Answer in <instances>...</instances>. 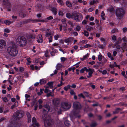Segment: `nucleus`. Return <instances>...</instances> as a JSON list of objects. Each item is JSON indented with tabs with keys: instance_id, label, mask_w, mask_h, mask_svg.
<instances>
[{
	"instance_id": "obj_1",
	"label": "nucleus",
	"mask_w": 127,
	"mask_h": 127,
	"mask_svg": "<svg viewBox=\"0 0 127 127\" xmlns=\"http://www.w3.org/2000/svg\"><path fill=\"white\" fill-rule=\"evenodd\" d=\"M22 112H15L14 113L12 119L13 122H11L7 127H20L18 122L20 118L23 117V113Z\"/></svg>"
},
{
	"instance_id": "obj_2",
	"label": "nucleus",
	"mask_w": 127,
	"mask_h": 127,
	"mask_svg": "<svg viewBox=\"0 0 127 127\" xmlns=\"http://www.w3.org/2000/svg\"><path fill=\"white\" fill-rule=\"evenodd\" d=\"M42 119L45 127H52L53 124V120L52 119L51 116L47 114L43 115Z\"/></svg>"
},
{
	"instance_id": "obj_3",
	"label": "nucleus",
	"mask_w": 127,
	"mask_h": 127,
	"mask_svg": "<svg viewBox=\"0 0 127 127\" xmlns=\"http://www.w3.org/2000/svg\"><path fill=\"white\" fill-rule=\"evenodd\" d=\"M7 50L9 54L12 57L16 56L18 53V50L15 44H13L8 47Z\"/></svg>"
},
{
	"instance_id": "obj_4",
	"label": "nucleus",
	"mask_w": 127,
	"mask_h": 127,
	"mask_svg": "<svg viewBox=\"0 0 127 127\" xmlns=\"http://www.w3.org/2000/svg\"><path fill=\"white\" fill-rule=\"evenodd\" d=\"M126 11L122 8H118L115 10V14L118 18L119 19H122L125 14Z\"/></svg>"
},
{
	"instance_id": "obj_5",
	"label": "nucleus",
	"mask_w": 127,
	"mask_h": 127,
	"mask_svg": "<svg viewBox=\"0 0 127 127\" xmlns=\"http://www.w3.org/2000/svg\"><path fill=\"white\" fill-rule=\"evenodd\" d=\"M16 42L20 46L23 47L26 44L27 40L24 37L19 36L17 39Z\"/></svg>"
},
{
	"instance_id": "obj_6",
	"label": "nucleus",
	"mask_w": 127,
	"mask_h": 127,
	"mask_svg": "<svg viewBox=\"0 0 127 127\" xmlns=\"http://www.w3.org/2000/svg\"><path fill=\"white\" fill-rule=\"evenodd\" d=\"M73 107L75 109H80L81 108L82 106L80 103L78 102H74L73 104Z\"/></svg>"
},
{
	"instance_id": "obj_7",
	"label": "nucleus",
	"mask_w": 127,
	"mask_h": 127,
	"mask_svg": "<svg viewBox=\"0 0 127 127\" xmlns=\"http://www.w3.org/2000/svg\"><path fill=\"white\" fill-rule=\"evenodd\" d=\"M61 107L62 108L64 109L67 110L69 109L70 107V105L67 103L64 102L61 103Z\"/></svg>"
},
{
	"instance_id": "obj_8",
	"label": "nucleus",
	"mask_w": 127,
	"mask_h": 127,
	"mask_svg": "<svg viewBox=\"0 0 127 127\" xmlns=\"http://www.w3.org/2000/svg\"><path fill=\"white\" fill-rule=\"evenodd\" d=\"M2 4L3 6H5L6 8H9L11 7L10 3L7 0H3Z\"/></svg>"
},
{
	"instance_id": "obj_9",
	"label": "nucleus",
	"mask_w": 127,
	"mask_h": 127,
	"mask_svg": "<svg viewBox=\"0 0 127 127\" xmlns=\"http://www.w3.org/2000/svg\"><path fill=\"white\" fill-rule=\"evenodd\" d=\"M79 15L77 14V13H74L73 15V19L74 18V20L76 21H79V16L82 17V15L81 13H79Z\"/></svg>"
},
{
	"instance_id": "obj_10",
	"label": "nucleus",
	"mask_w": 127,
	"mask_h": 127,
	"mask_svg": "<svg viewBox=\"0 0 127 127\" xmlns=\"http://www.w3.org/2000/svg\"><path fill=\"white\" fill-rule=\"evenodd\" d=\"M73 112L72 118H79L81 116L79 115L78 112Z\"/></svg>"
},
{
	"instance_id": "obj_11",
	"label": "nucleus",
	"mask_w": 127,
	"mask_h": 127,
	"mask_svg": "<svg viewBox=\"0 0 127 127\" xmlns=\"http://www.w3.org/2000/svg\"><path fill=\"white\" fill-rule=\"evenodd\" d=\"M6 45L5 41L3 40H0V48H4Z\"/></svg>"
},
{
	"instance_id": "obj_12",
	"label": "nucleus",
	"mask_w": 127,
	"mask_h": 127,
	"mask_svg": "<svg viewBox=\"0 0 127 127\" xmlns=\"http://www.w3.org/2000/svg\"><path fill=\"white\" fill-rule=\"evenodd\" d=\"M43 106L44 108H45L46 109V110H45V109H44L43 111H46L47 110L49 111L50 110V108L49 105L46 104L44 105Z\"/></svg>"
},
{
	"instance_id": "obj_13",
	"label": "nucleus",
	"mask_w": 127,
	"mask_h": 127,
	"mask_svg": "<svg viewBox=\"0 0 127 127\" xmlns=\"http://www.w3.org/2000/svg\"><path fill=\"white\" fill-rule=\"evenodd\" d=\"M54 104L55 105H57L60 103V101L59 99L57 98L54 99L53 100Z\"/></svg>"
},
{
	"instance_id": "obj_14",
	"label": "nucleus",
	"mask_w": 127,
	"mask_h": 127,
	"mask_svg": "<svg viewBox=\"0 0 127 127\" xmlns=\"http://www.w3.org/2000/svg\"><path fill=\"white\" fill-rule=\"evenodd\" d=\"M74 13H73L72 14H71L69 13H67L66 14V16L67 18H71L73 19V15Z\"/></svg>"
},
{
	"instance_id": "obj_15",
	"label": "nucleus",
	"mask_w": 127,
	"mask_h": 127,
	"mask_svg": "<svg viewBox=\"0 0 127 127\" xmlns=\"http://www.w3.org/2000/svg\"><path fill=\"white\" fill-rule=\"evenodd\" d=\"M32 19H28L25 20L23 21V24H26L30 22L31 21H34Z\"/></svg>"
},
{
	"instance_id": "obj_16",
	"label": "nucleus",
	"mask_w": 127,
	"mask_h": 127,
	"mask_svg": "<svg viewBox=\"0 0 127 127\" xmlns=\"http://www.w3.org/2000/svg\"><path fill=\"white\" fill-rule=\"evenodd\" d=\"M51 10L54 13V15H55L57 13V8L55 7H53L51 8Z\"/></svg>"
},
{
	"instance_id": "obj_17",
	"label": "nucleus",
	"mask_w": 127,
	"mask_h": 127,
	"mask_svg": "<svg viewBox=\"0 0 127 127\" xmlns=\"http://www.w3.org/2000/svg\"><path fill=\"white\" fill-rule=\"evenodd\" d=\"M110 12H115V10L113 6L110 7L109 9H108Z\"/></svg>"
},
{
	"instance_id": "obj_18",
	"label": "nucleus",
	"mask_w": 127,
	"mask_h": 127,
	"mask_svg": "<svg viewBox=\"0 0 127 127\" xmlns=\"http://www.w3.org/2000/svg\"><path fill=\"white\" fill-rule=\"evenodd\" d=\"M64 125L67 126H69L70 125V122L68 120H66L64 122Z\"/></svg>"
},
{
	"instance_id": "obj_19",
	"label": "nucleus",
	"mask_w": 127,
	"mask_h": 127,
	"mask_svg": "<svg viewBox=\"0 0 127 127\" xmlns=\"http://www.w3.org/2000/svg\"><path fill=\"white\" fill-rule=\"evenodd\" d=\"M62 67V66L61 64H58L56 66V69L58 70H59Z\"/></svg>"
},
{
	"instance_id": "obj_20",
	"label": "nucleus",
	"mask_w": 127,
	"mask_h": 127,
	"mask_svg": "<svg viewBox=\"0 0 127 127\" xmlns=\"http://www.w3.org/2000/svg\"><path fill=\"white\" fill-rule=\"evenodd\" d=\"M19 15L22 17L24 18L26 16V15L22 11L21 12L19 13Z\"/></svg>"
},
{
	"instance_id": "obj_21",
	"label": "nucleus",
	"mask_w": 127,
	"mask_h": 127,
	"mask_svg": "<svg viewBox=\"0 0 127 127\" xmlns=\"http://www.w3.org/2000/svg\"><path fill=\"white\" fill-rule=\"evenodd\" d=\"M94 71V70L93 69L91 71L89 72V76H88L87 77L88 78H90L92 76V74L93 72Z\"/></svg>"
},
{
	"instance_id": "obj_22",
	"label": "nucleus",
	"mask_w": 127,
	"mask_h": 127,
	"mask_svg": "<svg viewBox=\"0 0 127 127\" xmlns=\"http://www.w3.org/2000/svg\"><path fill=\"white\" fill-rule=\"evenodd\" d=\"M97 125L96 123H92L90 124V126L91 127H95Z\"/></svg>"
},
{
	"instance_id": "obj_23",
	"label": "nucleus",
	"mask_w": 127,
	"mask_h": 127,
	"mask_svg": "<svg viewBox=\"0 0 127 127\" xmlns=\"http://www.w3.org/2000/svg\"><path fill=\"white\" fill-rule=\"evenodd\" d=\"M44 90V89H40V92H38L37 93V94L38 95H41V94L43 93V92L42 91H43Z\"/></svg>"
},
{
	"instance_id": "obj_24",
	"label": "nucleus",
	"mask_w": 127,
	"mask_h": 127,
	"mask_svg": "<svg viewBox=\"0 0 127 127\" xmlns=\"http://www.w3.org/2000/svg\"><path fill=\"white\" fill-rule=\"evenodd\" d=\"M107 55H108V57L109 58H110V59H111V60H114L113 58V57H112L111 56V54L110 53L108 52V53Z\"/></svg>"
},
{
	"instance_id": "obj_25",
	"label": "nucleus",
	"mask_w": 127,
	"mask_h": 127,
	"mask_svg": "<svg viewBox=\"0 0 127 127\" xmlns=\"http://www.w3.org/2000/svg\"><path fill=\"white\" fill-rule=\"evenodd\" d=\"M53 83L52 82H49L47 84L51 88H52L53 87Z\"/></svg>"
},
{
	"instance_id": "obj_26",
	"label": "nucleus",
	"mask_w": 127,
	"mask_h": 127,
	"mask_svg": "<svg viewBox=\"0 0 127 127\" xmlns=\"http://www.w3.org/2000/svg\"><path fill=\"white\" fill-rule=\"evenodd\" d=\"M46 83V81L45 80H44V79H41L39 83L40 84H45Z\"/></svg>"
},
{
	"instance_id": "obj_27",
	"label": "nucleus",
	"mask_w": 127,
	"mask_h": 127,
	"mask_svg": "<svg viewBox=\"0 0 127 127\" xmlns=\"http://www.w3.org/2000/svg\"><path fill=\"white\" fill-rule=\"evenodd\" d=\"M38 38H39V39H38L39 40H40V41L41 43H42L43 42V40H42V37L41 35H39L38 36Z\"/></svg>"
},
{
	"instance_id": "obj_28",
	"label": "nucleus",
	"mask_w": 127,
	"mask_h": 127,
	"mask_svg": "<svg viewBox=\"0 0 127 127\" xmlns=\"http://www.w3.org/2000/svg\"><path fill=\"white\" fill-rule=\"evenodd\" d=\"M66 4L67 6L69 7H71L72 5L71 4L69 1H67L66 2Z\"/></svg>"
},
{
	"instance_id": "obj_29",
	"label": "nucleus",
	"mask_w": 127,
	"mask_h": 127,
	"mask_svg": "<svg viewBox=\"0 0 127 127\" xmlns=\"http://www.w3.org/2000/svg\"><path fill=\"white\" fill-rule=\"evenodd\" d=\"M34 125L35 126H36L37 127H39L40 126V125L38 123H37L36 122L32 123V126Z\"/></svg>"
},
{
	"instance_id": "obj_30",
	"label": "nucleus",
	"mask_w": 127,
	"mask_h": 127,
	"mask_svg": "<svg viewBox=\"0 0 127 127\" xmlns=\"http://www.w3.org/2000/svg\"><path fill=\"white\" fill-rule=\"evenodd\" d=\"M93 29V28L91 27L90 26H88H88H87V30L88 31H90L92 30Z\"/></svg>"
},
{
	"instance_id": "obj_31",
	"label": "nucleus",
	"mask_w": 127,
	"mask_h": 127,
	"mask_svg": "<svg viewBox=\"0 0 127 127\" xmlns=\"http://www.w3.org/2000/svg\"><path fill=\"white\" fill-rule=\"evenodd\" d=\"M84 35L85 36H88L89 35V33L87 31H84V33H83Z\"/></svg>"
},
{
	"instance_id": "obj_32",
	"label": "nucleus",
	"mask_w": 127,
	"mask_h": 127,
	"mask_svg": "<svg viewBox=\"0 0 127 127\" xmlns=\"http://www.w3.org/2000/svg\"><path fill=\"white\" fill-rule=\"evenodd\" d=\"M4 23H5L7 25H10L11 23L8 20H5L4 21Z\"/></svg>"
},
{
	"instance_id": "obj_33",
	"label": "nucleus",
	"mask_w": 127,
	"mask_h": 127,
	"mask_svg": "<svg viewBox=\"0 0 127 127\" xmlns=\"http://www.w3.org/2000/svg\"><path fill=\"white\" fill-rule=\"evenodd\" d=\"M118 32V30L114 28L112 30V33H114Z\"/></svg>"
},
{
	"instance_id": "obj_34",
	"label": "nucleus",
	"mask_w": 127,
	"mask_h": 127,
	"mask_svg": "<svg viewBox=\"0 0 127 127\" xmlns=\"http://www.w3.org/2000/svg\"><path fill=\"white\" fill-rule=\"evenodd\" d=\"M84 68H85V70H86L87 72H89L93 70L92 69L90 68H89L88 69H87V67H84Z\"/></svg>"
},
{
	"instance_id": "obj_35",
	"label": "nucleus",
	"mask_w": 127,
	"mask_h": 127,
	"mask_svg": "<svg viewBox=\"0 0 127 127\" xmlns=\"http://www.w3.org/2000/svg\"><path fill=\"white\" fill-rule=\"evenodd\" d=\"M83 93L84 95L88 97L89 96V95H88L89 94V93L86 92H84Z\"/></svg>"
},
{
	"instance_id": "obj_36",
	"label": "nucleus",
	"mask_w": 127,
	"mask_h": 127,
	"mask_svg": "<svg viewBox=\"0 0 127 127\" xmlns=\"http://www.w3.org/2000/svg\"><path fill=\"white\" fill-rule=\"evenodd\" d=\"M49 51L48 50H47L45 52V56L46 57H48V52Z\"/></svg>"
},
{
	"instance_id": "obj_37",
	"label": "nucleus",
	"mask_w": 127,
	"mask_h": 127,
	"mask_svg": "<svg viewBox=\"0 0 127 127\" xmlns=\"http://www.w3.org/2000/svg\"><path fill=\"white\" fill-rule=\"evenodd\" d=\"M102 56L101 55H98V60L99 61H101V60L102 59Z\"/></svg>"
},
{
	"instance_id": "obj_38",
	"label": "nucleus",
	"mask_w": 127,
	"mask_h": 127,
	"mask_svg": "<svg viewBox=\"0 0 127 127\" xmlns=\"http://www.w3.org/2000/svg\"><path fill=\"white\" fill-rule=\"evenodd\" d=\"M28 37L29 38H30L33 39L35 38V36L34 35L31 34L30 35H29Z\"/></svg>"
},
{
	"instance_id": "obj_39",
	"label": "nucleus",
	"mask_w": 127,
	"mask_h": 127,
	"mask_svg": "<svg viewBox=\"0 0 127 127\" xmlns=\"http://www.w3.org/2000/svg\"><path fill=\"white\" fill-rule=\"evenodd\" d=\"M65 42L66 43H69L70 42V40L69 38L65 39L64 40Z\"/></svg>"
},
{
	"instance_id": "obj_40",
	"label": "nucleus",
	"mask_w": 127,
	"mask_h": 127,
	"mask_svg": "<svg viewBox=\"0 0 127 127\" xmlns=\"http://www.w3.org/2000/svg\"><path fill=\"white\" fill-rule=\"evenodd\" d=\"M61 61L64 62L65 60H67V59L64 57H61Z\"/></svg>"
},
{
	"instance_id": "obj_41",
	"label": "nucleus",
	"mask_w": 127,
	"mask_h": 127,
	"mask_svg": "<svg viewBox=\"0 0 127 127\" xmlns=\"http://www.w3.org/2000/svg\"><path fill=\"white\" fill-rule=\"evenodd\" d=\"M32 122L33 123L36 122V119L35 117H33L32 119Z\"/></svg>"
},
{
	"instance_id": "obj_42",
	"label": "nucleus",
	"mask_w": 127,
	"mask_h": 127,
	"mask_svg": "<svg viewBox=\"0 0 127 127\" xmlns=\"http://www.w3.org/2000/svg\"><path fill=\"white\" fill-rule=\"evenodd\" d=\"M27 115L28 117V118H31V116L30 113H29L28 112H27Z\"/></svg>"
},
{
	"instance_id": "obj_43",
	"label": "nucleus",
	"mask_w": 127,
	"mask_h": 127,
	"mask_svg": "<svg viewBox=\"0 0 127 127\" xmlns=\"http://www.w3.org/2000/svg\"><path fill=\"white\" fill-rule=\"evenodd\" d=\"M91 46L89 44H87L85 45L84 47L85 48H87L90 47Z\"/></svg>"
},
{
	"instance_id": "obj_44",
	"label": "nucleus",
	"mask_w": 127,
	"mask_h": 127,
	"mask_svg": "<svg viewBox=\"0 0 127 127\" xmlns=\"http://www.w3.org/2000/svg\"><path fill=\"white\" fill-rule=\"evenodd\" d=\"M113 65L114 67L116 66L118 67L120 69V67H119V65L116 64V62H114V64H113Z\"/></svg>"
},
{
	"instance_id": "obj_45",
	"label": "nucleus",
	"mask_w": 127,
	"mask_h": 127,
	"mask_svg": "<svg viewBox=\"0 0 127 127\" xmlns=\"http://www.w3.org/2000/svg\"><path fill=\"white\" fill-rule=\"evenodd\" d=\"M84 68V67L82 68V69L80 70V73H83L84 72V71L85 70V69Z\"/></svg>"
},
{
	"instance_id": "obj_46",
	"label": "nucleus",
	"mask_w": 127,
	"mask_h": 127,
	"mask_svg": "<svg viewBox=\"0 0 127 127\" xmlns=\"http://www.w3.org/2000/svg\"><path fill=\"white\" fill-rule=\"evenodd\" d=\"M78 96L79 97H81L84 99L85 98V97L83 95L82 93H81L80 94L78 95Z\"/></svg>"
},
{
	"instance_id": "obj_47",
	"label": "nucleus",
	"mask_w": 127,
	"mask_h": 127,
	"mask_svg": "<svg viewBox=\"0 0 127 127\" xmlns=\"http://www.w3.org/2000/svg\"><path fill=\"white\" fill-rule=\"evenodd\" d=\"M52 36H50L49 38V42H50L52 41Z\"/></svg>"
},
{
	"instance_id": "obj_48",
	"label": "nucleus",
	"mask_w": 127,
	"mask_h": 127,
	"mask_svg": "<svg viewBox=\"0 0 127 127\" xmlns=\"http://www.w3.org/2000/svg\"><path fill=\"white\" fill-rule=\"evenodd\" d=\"M123 32H125L127 31V28L126 27L124 28L123 29Z\"/></svg>"
},
{
	"instance_id": "obj_49",
	"label": "nucleus",
	"mask_w": 127,
	"mask_h": 127,
	"mask_svg": "<svg viewBox=\"0 0 127 127\" xmlns=\"http://www.w3.org/2000/svg\"><path fill=\"white\" fill-rule=\"evenodd\" d=\"M95 2L96 1L95 0H94L93 1H91L90 3V4L91 5H93L95 3Z\"/></svg>"
},
{
	"instance_id": "obj_50",
	"label": "nucleus",
	"mask_w": 127,
	"mask_h": 127,
	"mask_svg": "<svg viewBox=\"0 0 127 127\" xmlns=\"http://www.w3.org/2000/svg\"><path fill=\"white\" fill-rule=\"evenodd\" d=\"M53 19V17L52 16H50L47 18V19L48 20H52Z\"/></svg>"
},
{
	"instance_id": "obj_51",
	"label": "nucleus",
	"mask_w": 127,
	"mask_h": 127,
	"mask_svg": "<svg viewBox=\"0 0 127 127\" xmlns=\"http://www.w3.org/2000/svg\"><path fill=\"white\" fill-rule=\"evenodd\" d=\"M56 52L55 50V52L53 51H51L50 53L51 55L52 56H54L55 55V53Z\"/></svg>"
},
{
	"instance_id": "obj_52",
	"label": "nucleus",
	"mask_w": 127,
	"mask_h": 127,
	"mask_svg": "<svg viewBox=\"0 0 127 127\" xmlns=\"http://www.w3.org/2000/svg\"><path fill=\"white\" fill-rule=\"evenodd\" d=\"M95 63V62L94 61H92L91 62H89L88 64H89L93 65Z\"/></svg>"
},
{
	"instance_id": "obj_53",
	"label": "nucleus",
	"mask_w": 127,
	"mask_h": 127,
	"mask_svg": "<svg viewBox=\"0 0 127 127\" xmlns=\"http://www.w3.org/2000/svg\"><path fill=\"white\" fill-rule=\"evenodd\" d=\"M116 36L115 35H113L112 37V39L113 40H115L116 39Z\"/></svg>"
},
{
	"instance_id": "obj_54",
	"label": "nucleus",
	"mask_w": 127,
	"mask_h": 127,
	"mask_svg": "<svg viewBox=\"0 0 127 127\" xmlns=\"http://www.w3.org/2000/svg\"><path fill=\"white\" fill-rule=\"evenodd\" d=\"M64 13L63 12L61 11H60L59 12V15H62V16L64 15Z\"/></svg>"
},
{
	"instance_id": "obj_55",
	"label": "nucleus",
	"mask_w": 127,
	"mask_h": 127,
	"mask_svg": "<svg viewBox=\"0 0 127 127\" xmlns=\"http://www.w3.org/2000/svg\"><path fill=\"white\" fill-rule=\"evenodd\" d=\"M4 32L7 33H9L10 32V30L6 28L4 29Z\"/></svg>"
},
{
	"instance_id": "obj_56",
	"label": "nucleus",
	"mask_w": 127,
	"mask_h": 127,
	"mask_svg": "<svg viewBox=\"0 0 127 127\" xmlns=\"http://www.w3.org/2000/svg\"><path fill=\"white\" fill-rule=\"evenodd\" d=\"M24 70V68L23 67H20L19 71L20 72H22Z\"/></svg>"
},
{
	"instance_id": "obj_57",
	"label": "nucleus",
	"mask_w": 127,
	"mask_h": 127,
	"mask_svg": "<svg viewBox=\"0 0 127 127\" xmlns=\"http://www.w3.org/2000/svg\"><path fill=\"white\" fill-rule=\"evenodd\" d=\"M70 93L71 95H75V94L73 90H72L70 91Z\"/></svg>"
},
{
	"instance_id": "obj_58",
	"label": "nucleus",
	"mask_w": 127,
	"mask_h": 127,
	"mask_svg": "<svg viewBox=\"0 0 127 127\" xmlns=\"http://www.w3.org/2000/svg\"><path fill=\"white\" fill-rule=\"evenodd\" d=\"M107 73V71L105 70H104L102 72V74L104 75L106 74Z\"/></svg>"
},
{
	"instance_id": "obj_59",
	"label": "nucleus",
	"mask_w": 127,
	"mask_h": 127,
	"mask_svg": "<svg viewBox=\"0 0 127 127\" xmlns=\"http://www.w3.org/2000/svg\"><path fill=\"white\" fill-rule=\"evenodd\" d=\"M87 41H88L87 40H82L81 41V42H82V43L83 44H84L85 43H87Z\"/></svg>"
},
{
	"instance_id": "obj_60",
	"label": "nucleus",
	"mask_w": 127,
	"mask_h": 127,
	"mask_svg": "<svg viewBox=\"0 0 127 127\" xmlns=\"http://www.w3.org/2000/svg\"><path fill=\"white\" fill-rule=\"evenodd\" d=\"M123 46L124 48H126L127 47V44L126 43H124L123 44Z\"/></svg>"
},
{
	"instance_id": "obj_61",
	"label": "nucleus",
	"mask_w": 127,
	"mask_h": 127,
	"mask_svg": "<svg viewBox=\"0 0 127 127\" xmlns=\"http://www.w3.org/2000/svg\"><path fill=\"white\" fill-rule=\"evenodd\" d=\"M50 90H49V89H46L45 90H44V92L46 93H47L48 92H50Z\"/></svg>"
},
{
	"instance_id": "obj_62",
	"label": "nucleus",
	"mask_w": 127,
	"mask_h": 127,
	"mask_svg": "<svg viewBox=\"0 0 127 127\" xmlns=\"http://www.w3.org/2000/svg\"><path fill=\"white\" fill-rule=\"evenodd\" d=\"M122 110V109L119 108H117L116 109V111H119Z\"/></svg>"
},
{
	"instance_id": "obj_63",
	"label": "nucleus",
	"mask_w": 127,
	"mask_h": 127,
	"mask_svg": "<svg viewBox=\"0 0 127 127\" xmlns=\"http://www.w3.org/2000/svg\"><path fill=\"white\" fill-rule=\"evenodd\" d=\"M80 29V27L79 26H78L76 28V29L77 31H79Z\"/></svg>"
},
{
	"instance_id": "obj_64",
	"label": "nucleus",
	"mask_w": 127,
	"mask_h": 127,
	"mask_svg": "<svg viewBox=\"0 0 127 127\" xmlns=\"http://www.w3.org/2000/svg\"><path fill=\"white\" fill-rule=\"evenodd\" d=\"M38 102L39 104H41L43 102V101L41 99H39L38 100Z\"/></svg>"
}]
</instances>
